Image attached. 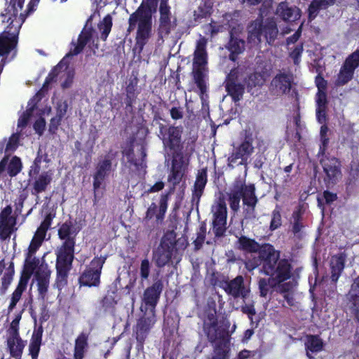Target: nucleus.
I'll list each match as a JSON object with an SVG mask.
<instances>
[{
  "label": "nucleus",
  "instance_id": "20",
  "mask_svg": "<svg viewBox=\"0 0 359 359\" xmlns=\"http://www.w3.org/2000/svg\"><path fill=\"white\" fill-rule=\"evenodd\" d=\"M346 299L351 313L358 323L355 330V338L359 340V276L353 280Z\"/></svg>",
  "mask_w": 359,
  "mask_h": 359
},
{
  "label": "nucleus",
  "instance_id": "28",
  "mask_svg": "<svg viewBox=\"0 0 359 359\" xmlns=\"http://www.w3.org/2000/svg\"><path fill=\"white\" fill-rule=\"evenodd\" d=\"M237 248L248 252H258L259 258L262 259V252L263 248L266 245H271L270 243H264L260 245L255 239L250 238L245 236H241L236 242Z\"/></svg>",
  "mask_w": 359,
  "mask_h": 359
},
{
  "label": "nucleus",
  "instance_id": "2",
  "mask_svg": "<svg viewBox=\"0 0 359 359\" xmlns=\"http://www.w3.org/2000/svg\"><path fill=\"white\" fill-rule=\"evenodd\" d=\"M261 272L271 277L277 283L290 280L292 276V266L286 258H280V251L273 245H266L262 252Z\"/></svg>",
  "mask_w": 359,
  "mask_h": 359
},
{
  "label": "nucleus",
  "instance_id": "47",
  "mask_svg": "<svg viewBox=\"0 0 359 359\" xmlns=\"http://www.w3.org/2000/svg\"><path fill=\"white\" fill-rule=\"evenodd\" d=\"M245 89L251 90L253 88H260L265 82L264 75L260 72H253L244 78Z\"/></svg>",
  "mask_w": 359,
  "mask_h": 359
},
{
  "label": "nucleus",
  "instance_id": "17",
  "mask_svg": "<svg viewBox=\"0 0 359 359\" xmlns=\"http://www.w3.org/2000/svg\"><path fill=\"white\" fill-rule=\"evenodd\" d=\"M320 164L325 174L324 182L326 186L336 184L342 176L341 163L339 159L334 156H326L320 160Z\"/></svg>",
  "mask_w": 359,
  "mask_h": 359
},
{
  "label": "nucleus",
  "instance_id": "57",
  "mask_svg": "<svg viewBox=\"0 0 359 359\" xmlns=\"http://www.w3.org/2000/svg\"><path fill=\"white\" fill-rule=\"evenodd\" d=\"M193 75L198 90H206L207 86L205 81L203 67H194Z\"/></svg>",
  "mask_w": 359,
  "mask_h": 359
},
{
  "label": "nucleus",
  "instance_id": "54",
  "mask_svg": "<svg viewBox=\"0 0 359 359\" xmlns=\"http://www.w3.org/2000/svg\"><path fill=\"white\" fill-rule=\"evenodd\" d=\"M354 72L341 65L336 79L337 86H343L348 83L353 77Z\"/></svg>",
  "mask_w": 359,
  "mask_h": 359
},
{
  "label": "nucleus",
  "instance_id": "35",
  "mask_svg": "<svg viewBox=\"0 0 359 359\" xmlns=\"http://www.w3.org/2000/svg\"><path fill=\"white\" fill-rule=\"evenodd\" d=\"M337 0H312L307 9L308 20L313 21L320 10H325L335 4Z\"/></svg>",
  "mask_w": 359,
  "mask_h": 359
},
{
  "label": "nucleus",
  "instance_id": "30",
  "mask_svg": "<svg viewBox=\"0 0 359 359\" xmlns=\"http://www.w3.org/2000/svg\"><path fill=\"white\" fill-rule=\"evenodd\" d=\"M271 84L274 90H292L295 84L294 75L290 72L278 73L273 78Z\"/></svg>",
  "mask_w": 359,
  "mask_h": 359
},
{
  "label": "nucleus",
  "instance_id": "52",
  "mask_svg": "<svg viewBox=\"0 0 359 359\" xmlns=\"http://www.w3.org/2000/svg\"><path fill=\"white\" fill-rule=\"evenodd\" d=\"M112 18L110 15H107L104 17L102 21L98 25V28L100 31V39L102 41H106L112 27Z\"/></svg>",
  "mask_w": 359,
  "mask_h": 359
},
{
  "label": "nucleus",
  "instance_id": "32",
  "mask_svg": "<svg viewBox=\"0 0 359 359\" xmlns=\"http://www.w3.org/2000/svg\"><path fill=\"white\" fill-rule=\"evenodd\" d=\"M243 181L236 180L231 191L228 194V201L230 208L235 212L240 208V201L243 196Z\"/></svg>",
  "mask_w": 359,
  "mask_h": 359
},
{
  "label": "nucleus",
  "instance_id": "11",
  "mask_svg": "<svg viewBox=\"0 0 359 359\" xmlns=\"http://www.w3.org/2000/svg\"><path fill=\"white\" fill-rule=\"evenodd\" d=\"M175 245L176 235L175 232H167L162 238L158 248L154 253V259L157 267H164L170 262Z\"/></svg>",
  "mask_w": 359,
  "mask_h": 359
},
{
  "label": "nucleus",
  "instance_id": "56",
  "mask_svg": "<svg viewBox=\"0 0 359 359\" xmlns=\"http://www.w3.org/2000/svg\"><path fill=\"white\" fill-rule=\"evenodd\" d=\"M280 211V207L278 205H276L275 209L271 212V220L269 226V229L271 231H275L281 226L282 217Z\"/></svg>",
  "mask_w": 359,
  "mask_h": 359
},
{
  "label": "nucleus",
  "instance_id": "44",
  "mask_svg": "<svg viewBox=\"0 0 359 359\" xmlns=\"http://www.w3.org/2000/svg\"><path fill=\"white\" fill-rule=\"evenodd\" d=\"M243 203L245 206L250 207H256L258 198L255 194V187L254 184L246 185L244 182H243Z\"/></svg>",
  "mask_w": 359,
  "mask_h": 359
},
{
  "label": "nucleus",
  "instance_id": "36",
  "mask_svg": "<svg viewBox=\"0 0 359 359\" xmlns=\"http://www.w3.org/2000/svg\"><path fill=\"white\" fill-rule=\"evenodd\" d=\"M263 21L262 18L252 20L248 26V41L249 43H259L262 41Z\"/></svg>",
  "mask_w": 359,
  "mask_h": 359
},
{
  "label": "nucleus",
  "instance_id": "24",
  "mask_svg": "<svg viewBox=\"0 0 359 359\" xmlns=\"http://www.w3.org/2000/svg\"><path fill=\"white\" fill-rule=\"evenodd\" d=\"M244 78L243 72L238 67L232 68L224 82L225 90H245Z\"/></svg>",
  "mask_w": 359,
  "mask_h": 359
},
{
  "label": "nucleus",
  "instance_id": "21",
  "mask_svg": "<svg viewBox=\"0 0 359 359\" xmlns=\"http://www.w3.org/2000/svg\"><path fill=\"white\" fill-rule=\"evenodd\" d=\"M50 271L48 269L47 265L43 266L41 265L35 272L34 277L36 280L37 291L39 298L44 300L47 296L49 287Z\"/></svg>",
  "mask_w": 359,
  "mask_h": 359
},
{
  "label": "nucleus",
  "instance_id": "51",
  "mask_svg": "<svg viewBox=\"0 0 359 359\" xmlns=\"http://www.w3.org/2000/svg\"><path fill=\"white\" fill-rule=\"evenodd\" d=\"M212 13V3L211 0H205L194 12L196 20L206 18L211 15Z\"/></svg>",
  "mask_w": 359,
  "mask_h": 359
},
{
  "label": "nucleus",
  "instance_id": "34",
  "mask_svg": "<svg viewBox=\"0 0 359 359\" xmlns=\"http://www.w3.org/2000/svg\"><path fill=\"white\" fill-rule=\"evenodd\" d=\"M226 47L230 52L229 60L236 62L238 60V56L245 50V41L234 36L231 32L230 39Z\"/></svg>",
  "mask_w": 359,
  "mask_h": 359
},
{
  "label": "nucleus",
  "instance_id": "29",
  "mask_svg": "<svg viewBox=\"0 0 359 359\" xmlns=\"http://www.w3.org/2000/svg\"><path fill=\"white\" fill-rule=\"evenodd\" d=\"M276 14L285 22H294L300 18V10L297 7H290L287 2L278 4Z\"/></svg>",
  "mask_w": 359,
  "mask_h": 359
},
{
  "label": "nucleus",
  "instance_id": "49",
  "mask_svg": "<svg viewBox=\"0 0 359 359\" xmlns=\"http://www.w3.org/2000/svg\"><path fill=\"white\" fill-rule=\"evenodd\" d=\"M215 355L212 359H229L230 342L218 341L215 343Z\"/></svg>",
  "mask_w": 359,
  "mask_h": 359
},
{
  "label": "nucleus",
  "instance_id": "59",
  "mask_svg": "<svg viewBox=\"0 0 359 359\" xmlns=\"http://www.w3.org/2000/svg\"><path fill=\"white\" fill-rule=\"evenodd\" d=\"M295 283L293 281H285L277 283L276 281L275 291L280 294H285L294 292Z\"/></svg>",
  "mask_w": 359,
  "mask_h": 359
},
{
  "label": "nucleus",
  "instance_id": "45",
  "mask_svg": "<svg viewBox=\"0 0 359 359\" xmlns=\"http://www.w3.org/2000/svg\"><path fill=\"white\" fill-rule=\"evenodd\" d=\"M304 210L303 205H298L292 214V231L294 235L298 234L304 227L303 215Z\"/></svg>",
  "mask_w": 359,
  "mask_h": 359
},
{
  "label": "nucleus",
  "instance_id": "15",
  "mask_svg": "<svg viewBox=\"0 0 359 359\" xmlns=\"http://www.w3.org/2000/svg\"><path fill=\"white\" fill-rule=\"evenodd\" d=\"M159 275L160 271L156 272L154 283L144 291L143 294V302L147 307L146 312L152 314H156V307L163 290V283L159 278Z\"/></svg>",
  "mask_w": 359,
  "mask_h": 359
},
{
  "label": "nucleus",
  "instance_id": "9",
  "mask_svg": "<svg viewBox=\"0 0 359 359\" xmlns=\"http://www.w3.org/2000/svg\"><path fill=\"white\" fill-rule=\"evenodd\" d=\"M183 133L182 126H160V135L163 142L164 149L168 154L184 152V143L182 140Z\"/></svg>",
  "mask_w": 359,
  "mask_h": 359
},
{
  "label": "nucleus",
  "instance_id": "27",
  "mask_svg": "<svg viewBox=\"0 0 359 359\" xmlns=\"http://www.w3.org/2000/svg\"><path fill=\"white\" fill-rule=\"evenodd\" d=\"M12 207L6 206L0 212V231L2 238H6L12 231V227L15 224V217L11 216Z\"/></svg>",
  "mask_w": 359,
  "mask_h": 359
},
{
  "label": "nucleus",
  "instance_id": "46",
  "mask_svg": "<svg viewBox=\"0 0 359 359\" xmlns=\"http://www.w3.org/2000/svg\"><path fill=\"white\" fill-rule=\"evenodd\" d=\"M359 180V160L353 158L348 167V176L346 181L347 187H352Z\"/></svg>",
  "mask_w": 359,
  "mask_h": 359
},
{
  "label": "nucleus",
  "instance_id": "42",
  "mask_svg": "<svg viewBox=\"0 0 359 359\" xmlns=\"http://www.w3.org/2000/svg\"><path fill=\"white\" fill-rule=\"evenodd\" d=\"M52 182V175L49 172H43L39 175V177L34 181L33 184V189L32 194L33 195H38L45 191L48 186Z\"/></svg>",
  "mask_w": 359,
  "mask_h": 359
},
{
  "label": "nucleus",
  "instance_id": "48",
  "mask_svg": "<svg viewBox=\"0 0 359 359\" xmlns=\"http://www.w3.org/2000/svg\"><path fill=\"white\" fill-rule=\"evenodd\" d=\"M40 0H30L27 5V10L25 13H20V14H16V16H12L10 15H6V22L22 20V25L25 22L27 17L30 15L32 12L34 11L35 7L38 5Z\"/></svg>",
  "mask_w": 359,
  "mask_h": 359
},
{
  "label": "nucleus",
  "instance_id": "39",
  "mask_svg": "<svg viewBox=\"0 0 359 359\" xmlns=\"http://www.w3.org/2000/svg\"><path fill=\"white\" fill-rule=\"evenodd\" d=\"M262 35L264 36L266 42L269 45H272L277 38L278 29L277 24L273 19H267L263 23Z\"/></svg>",
  "mask_w": 359,
  "mask_h": 359
},
{
  "label": "nucleus",
  "instance_id": "62",
  "mask_svg": "<svg viewBox=\"0 0 359 359\" xmlns=\"http://www.w3.org/2000/svg\"><path fill=\"white\" fill-rule=\"evenodd\" d=\"M304 51V43H300L290 53V57L292 59L295 65H298L301 61V57Z\"/></svg>",
  "mask_w": 359,
  "mask_h": 359
},
{
  "label": "nucleus",
  "instance_id": "14",
  "mask_svg": "<svg viewBox=\"0 0 359 359\" xmlns=\"http://www.w3.org/2000/svg\"><path fill=\"white\" fill-rule=\"evenodd\" d=\"M156 321V315L147 312L137 319L133 331L139 348H143L145 340Z\"/></svg>",
  "mask_w": 359,
  "mask_h": 359
},
{
  "label": "nucleus",
  "instance_id": "25",
  "mask_svg": "<svg viewBox=\"0 0 359 359\" xmlns=\"http://www.w3.org/2000/svg\"><path fill=\"white\" fill-rule=\"evenodd\" d=\"M208 182L207 168H202L198 171L194 184L191 194V202L198 205L201 198L203 194L205 185Z\"/></svg>",
  "mask_w": 359,
  "mask_h": 359
},
{
  "label": "nucleus",
  "instance_id": "10",
  "mask_svg": "<svg viewBox=\"0 0 359 359\" xmlns=\"http://www.w3.org/2000/svg\"><path fill=\"white\" fill-rule=\"evenodd\" d=\"M107 255L95 256L86 266L79 278L80 286L98 287L100 284V276Z\"/></svg>",
  "mask_w": 359,
  "mask_h": 359
},
{
  "label": "nucleus",
  "instance_id": "3",
  "mask_svg": "<svg viewBox=\"0 0 359 359\" xmlns=\"http://www.w3.org/2000/svg\"><path fill=\"white\" fill-rule=\"evenodd\" d=\"M75 74L74 67L70 66L68 58L65 56L51 69L39 90L69 88L74 83Z\"/></svg>",
  "mask_w": 359,
  "mask_h": 359
},
{
  "label": "nucleus",
  "instance_id": "23",
  "mask_svg": "<svg viewBox=\"0 0 359 359\" xmlns=\"http://www.w3.org/2000/svg\"><path fill=\"white\" fill-rule=\"evenodd\" d=\"M6 345L10 355L15 359H21L26 341H24L20 334H7Z\"/></svg>",
  "mask_w": 359,
  "mask_h": 359
},
{
  "label": "nucleus",
  "instance_id": "22",
  "mask_svg": "<svg viewBox=\"0 0 359 359\" xmlns=\"http://www.w3.org/2000/svg\"><path fill=\"white\" fill-rule=\"evenodd\" d=\"M347 255L345 252H340L332 256L330 261V279L336 283L345 268Z\"/></svg>",
  "mask_w": 359,
  "mask_h": 359
},
{
  "label": "nucleus",
  "instance_id": "50",
  "mask_svg": "<svg viewBox=\"0 0 359 359\" xmlns=\"http://www.w3.org/2000/svg\"><path fill=\"white\" fill-rule=\"evenodd\" d=\"M24 3L25 0H11L8 6L5 8L4 13L1 14V16L4 18L2 22H5L6 15L16 16V14L22 10Z\"/></svg>",
  "mask_w": 359,
  "mask_h": 359
},
{
  "label": "nucleus",
  "instance_id": "38",
  "mask_svg": "<svg viewBox=\"0 0 359 359\" xmlns=\"http://www.w3.org/2000/svg\"><path fill=\"white\" fill-rule=\"evenodd\" d=\"M67 103L64 102L63 104H57V112L55 116L53 117L49 123L48 132L54 135L57 133L61 122L67 111Z\"/></svg>",
  "mask_w": 359,
  "mask_h": 359
},
{
  "label": "nucleus",
  "instance_id": "53",
  "mask_svg": "<svg viewBox=\"0 0 359 359\" xmlns=\"http://www.w3.org/2000/svg\"><path fill=\"white\" fill-rule=\"evenodd\" d=\"M276 281L271 280V277L260 278L258 280V288L259 290V295L262 297H266L269 294L271 288H275Z\"/></svg>",
  "mask_w": 359,
  "mask_h": 359
},
{
  "label": "nucleus",
  "instance_id": "33",
  "mask_svg": "<svg viewBox=\"0 0 359 359\" xmlns=\"http://www.w3.org/2000/svg\"><path fill=\"white\" fill-rule=\"evenodd\" d=\"M207 40L201 38L196 43L194 53V67H203L208 63V54L206 51Z\"/></svg>",
  "mask_w": 359,
  "mask_h": 359
},
{
  "label": "nucleus",
  "instance_id": "64",
  "mask_svg": "<svg viewBox=\"0 0 359 359\" xmlns=\"http://www.w3.org/2000/svg\"><path fill=\"white\" fill-rule=\"evenodd\" d=\"M151 270V264L148 259L142 260L140 266V275L142 280L148 279Z\"/></svg>",
  "mask_w": 359,
  "mask_h": 359
},
{
  "label": "nucleus",
  "instance_id": "8",
  "mask_svg": "<svg viewBox=\"0 0 359 359\" xmlns=\"http://www.w3.org/2000/svg\"><path fill=\"white\" fill-rule=\"evenodd\" d=\"M81 229V226L78 224L76 220L72 221L69 219L62 223L58 229L57 235L59 238L64 242L57 250V253L74 255L76 237Z\"/></svg>",
  "mask_w": 359,
  "mask_h": 359
},
{
  "label": "nucleus",
  "instance_id": "26",
  "mask_svg": "<svg viewBox=\"0 0 359 359\" xmlns=\"http://www.w3.org/2000/svg\"><path fill=\"white\" fill-rule=\"evenodd\" d=\"M254 150L253 145L241 142L228 158L229 164L236 163L238 159H241L238 164L245 165L248 158L253 154Z\"/></svg>",
  "mask_w": 359,
  "mask_h": 359
},
{
  "label": "nucleus",
  "instance_id": "55",
  "mask_svg": "<svg viewBox=\"0 0 359 359\" xmlns=\"http://www.w3.org/2000/svg\"><path fill=\"white\" fill-rule=\"evenodd\" d=\"M343 65L355 72V70L359 67V48L348 55Z\"/></svg>",
  "mask_w": 359,
  "mask_h": 359
},
{
  "label": "nucleus",
  "instance_id": "16",
  "mask_svg": "<svg viewBox=\"0 0 359 359\" xmlns=\"http://www.w3.org/2000/svg\"><path fill=\"white\" fill-rule=\"evenodd\" d=\"M219 287L234 299L241 298L243 301L250 293V288L245 284L244 277L238 275L232 280L224 279L219 282Z\"/></svg>",
  "mask_w": 359,
  "mask_h": 359
},
{
  "label": "nucleus",
  "instance_id": "7",
  "mask_svg": "<svg viewBox=\"0 0 359 359\" xmlns=\"http://www.w3.org/2000/svg\"><path fill=\"white\" fill-rule=\"evenodd\" d=\"M230 327L229 321L224 323L221 326H218V320L216 315V310L208 313L206 319L203 323V331L211 344L218 341L230 342L231 334L229 332Z\"/></svg>",
  "mask_w": 359,
  "mask_h": 359
},
{
  "label": "nucleus",
  "instance_id": "61",
  "mask_svg": "<svg viewBox=\"0 0 359 359\" xmlns=\"http://www.w3.org/2000/svg\"><path fill=\"white\" fill-rule=\"evenodd\" d=\"M42 341L35 339H30L29 344V354L32 359H38Z\"/></svg>",
  "mask_w": 359,
  "mask_h": 359
},
{
  "label": "nucleus",
  "instance_id": "41",
  "mask_svg": "<svg viewBox=\"0 0 359 359\" xmlns=\"http://www.w3.org/2000/svg\"><path fill=\"white\" fill-rule=\"evenodd\" d=\"M91 39V34L88 32H82L78 36L77 42H72L74 48H71L69 52L65 55L67 58L70 56L77 55L82 52L86 44Z\"/></svg>",
  "mask_w": 359,
  "mask_h": 359
},
{
  "label": "nucleus",
  "instance_id": "4",
  "mask_svg": "<svg viewBox=\"0 0 359 359\" xmlns=\"http://www.w3.org/2000/svg\"><path fill=\"white\" fill-rule=\"evenodd\" d=\"M22 20L8 22L5 29L0 33V60L8 63L18 54V43Z\"/></svg>",
  "mask_w": 359,
  "mask_h": 359
},
{
  "label": "nucleus",
  "instance_id": "6",
  "mask_svg": "<svg viewBox=\"0 0 359 359\" xmlns=\"http://www.w3.org/2000/svg\"><path fill=\"white\" fill-rule=\"evenodd\" d=\"M168 197L167 194H162L160 198L159 205L152 202L147 208L142 223L144 231L150 234L158 230L163 223L165 215L168 209Z\"/></svg>",
  "mask_w": 359,
  "mask_h": 359
},
{
  "label": "nucleus",
  "instance_id": "1",
  "mask_svg": "<svg viewBox=\"0 0 359 359\" xmlns=\"http://www.w3.org/2000/svg\"><path fill=\"white\" fill-rule=\"evenodd\" d=\"M159 0H142L128 19L129 32L137 27L135 48L141 53L152 36V16L157 11ZM169 0H160L158 36L163 39L171 32V11Z\"/></svg>",
  "mask_w": 359,
  "mask_h": 359
},
{
  "label": "nucleus",
  "instance_id": "37",
  "mask_svg": "<svg viewBox=\"0 0 359 359\" xmlns=\"http://www.w3.org/2000/svg\"><path fill=\"white\" fill-rule=\"evenodd\" d=\"M88 335L81 332L75 339L74 359H83L88 349Z\"/></svg>",
  "mask_w": 359,
  "mask_h": 359
},
{
  "label": "nucleus",
  "instance_id": "58",
  "mask_svg": "<svg viewBox=\"0 0 359 359\" xmlns=\"http://www.w3.org/2000/svg\"><path fill=\"white\" fill-rule=\"evenodd\" d=\"M22 170V162L19 157L13 156L8 166V172L11 177L16 176Z\"/></svg>",
  "mask_w": 359,
  "mask_h": 359
},
{
  "label": "nucleus",
  "instance_id": "13",
  "mask_svg": "<svg viewBox=\"0 0 359 359\" xmlns=\"http://www.w3.org/2000/svg\"><path fill=\"white\" fill-rule=\"evenodd\" d=\"M56 278L54 285L60 291L67 285L74 255L56 253Z\"/></svg>",
  "mask_w": 359,
  "mask_h": 359
},
{
  "label": "nucleus",
  "instance_id": "19",
  "mask_svg": "<svg viewBox=\"0 0 359 359\" xmlns=\"http://www.w3.org/2000/svg\"><path fill=\"white\" fill-rule=\"evenodd\" d=\"M227 208L224 201H220L213 212L212 231L216 238L222 237L226 230Z\"/></svg>",
  "mask_w": 359,
  "mask_h": 359
},
{
  "label": "nucleus",
  "instance_id": "18",
  "mask_svg": "<svg viewBox=\"0 0 359 359\" xmlns=\"http://www.w3.org/2000/svg\"><path fill=\"white\" fill-rule=\"evenodd\" d=\"M116 153L111 154V150L106 154L103 159L100 160L96 166L93 174V189L98 190L105 179L109 176L112 170V161L115 158Z\"/></svg>",
  "mask_w": 359,
  "mask_h": 359
},
{
  "label": "nucleus",
  "instance_id": "40",
  "mask_svg": "<svg viewBox=\"0 0 359 359\" xmlns=\"http://www.w3.org/2000/svg\"><path fill=\"white\" fill-rule=\"evenodd\" d=\"M116 297L117 291L116 289H110L107 291L100 302L104 312L113 313L114 311L118 302Z\"/></svg>",
  "mask_w": 359,
  "mask_h": 359
},
{
  "label": "nucleus",
  "instance_id": "60",
  "mask_svg": "<svg viewBox=\"0 0 359 359\" xmlns=\"http://www.w3.org/2000/svg\"><path fill=\"white\" fill-rule=\"evenodd\" d=\"M123 95L125 96L124 101L121 102V104L126 105V109L128 111H133L134 106L133 104L136 102L137 94L135 91H126V95L123 93Z\"/></svg>",
  "mask_w": 359,
  "mask_h": 359
},
{
  "label": "nucleus",
  "instance_id": "31",
  "mask_svg": "<svg viewBox=\"0 0 359 359\" xmlns=\"http://www.w3.org/2000/svg\"><path fill=\"white\" fill-rule=\"evenodd\" d=\"M45 92L46 91H36L35 96L29 101L27 109L18 118V127L23 128L27 126L32 116L33 111L36 107L37 102L45 95Z\"/></svg>",
  "mask_w": 359,
  "mask_h": 359
},
{
  "label": "nucleus",
  "instance_id": "63",
  "mask_svg": "<svg viewBox=\"0 0 359 359\" xmlns=\"http://www.w3.org/2000/svg\"><path fill=\"white\" fill-rule=\"evenodd\" d=\"M123 155L126 156L128 159V162L135 167L139 166V163L137 160L134 158V148L133 143H130L126 148L123 149Z\"/></svg>",
  "mask_w": 359,
  "mask_h": 359
},
{
  "label": "nucleus",
  "instance_id": "43",
  "mask_svg": "<svg viewBox=\"0 0 359 359\" xmlns=\"http://www.w3.org/2000/svg\"><path fill=\"white\" fill-rule=\"evenodd\" d=\"M324 346L323 341L319 335L310 334L307 336L305 342V347L306 350V355L309 358L312 357L310 355L309 352L318 353L323 350Z\"/></svg>",
  "mask_w": 359,
  "mask_h": 359
},
{
  "label": "nucleus",
  "instance_id": "5",
  "mask_svg": "<svg viewBox=\"0 0 359 359\" xmlns=\"http://www.w3.org/2000/svg\"><path fill=\"white\" fill-rule=\"evenodd\" d=\"M40 260L34 255L26 254L23 269L21 271L20 280L15 290L13 292L10 303L8 306L9 312L12 311L20 300L23 292L27 290L29 280L32 276L40 267L39 266Z\"/></svg>",
  "mask_w": 359,
  "mask_h": 359
},
{
  "label": "nucleus",
  "instance_id": "12",
  "mask_svg": "<svg viewBox=\"0 0 359 359\" xmlns=\"http://www.w3.org/2000/svg\"><path fill=\"white\" fill-rule=\"evenodd\" d=\"M171 157V167L168 176V181L174 187L178 185L183 180L188 170L189 156L184 152L168 154Z\"/></svg>",
  "mask_w": 359,
  "mask_h": 359
}]
</instances>
